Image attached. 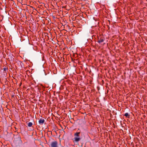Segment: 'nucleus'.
<instances>
[{
	"instance_id": "f03ea898",
	"label": "nucleus",
	"mask_w": 147,
	"mask_h": 147,
	"mask_svg": "<svg viewBox=\"0 0 147 147\" xmlns=\"http://www.w3.org/2000/svg\"><path fill=\"white\" fill-rule=\"evenodd\" d=\"M51 147H58V143L56 141L52 142L51 144Z\"/></svg>"
},
{
	"instance_id": "f257e3e1",
	"label": "nucleus",
	"mask_w": 147,
	"mask_h": 147,
	"mask_svg": "<svg viewBox=\"0 0 147 147\" xmlns=\"http://www.w3.org/2000/svg\"><path fill=\"white\" fill-rule=\"evenodd\" d=\"M105 38L103 36H100L98 38V42L100 43L103 42Z\"/></svg>"
},
{
	"instance_id": "39448f33",
	"label": "nucleus",
	"mask_w": 147,
	"mask_h": 147,
	"mask_svg": "<svg viewBox=\"0 0 147 147\" xmlns=\"http://www.w3.org/2000/svg\"><path fill=\"white\" fill-rule=\"evenodd\" d=\"M80 132H76L75 134H74V136H79V135L80 134Z\"/></svg>"
},
{
	"instance_id": "7ed1b4c3",
	"label": "nucleus",
	"mask_w": 147,
	"mask_h": 147,
	"mask_svg": "<svg viewBox=\"0 0 147 147\" xmlns=\"http://www.w3.org/2000/svg\"><path fill=\"white\" fill-rule=\"evenodd\" d=\"M45 121V120L42 118H40L39 119L38 122L40 125H42Z\"/></svg>"
},
{
	"instance_id": "423d86ee",
	"label": "nucleus",
	"mask_w": 147,
	"mask_h": 147,
	"mask_svg": "<svg viewBox=\"0 0 147 147\" xmlns=\"http://www.w3.org/2000/svg\"><path fill=\"white\" fill-rule=\"evenodd\" d=\"M32 125V122H29L28 123V125L29 127H31Z\"/></svg>"
},
{
	"instance_id": "0eeeda50",
	"label": "nucleus",
	"mask_w": 147,
	"mask_h": 147,
	"mask_svg": "<svg viewBox=\"0 0 147 147\" xmlns=\"http://www.w3.org/2000/svg\"><path fill=\"white\" fill-rule=\"evenodd\" d=\"M124 115L126 117H127L128 116H129V114H128V113H125V115Z\"/></svg>"
},
{
	"instance_id": "20e7f679",
	"label": "nucleus",
	"mask_w": 147,
	"mask_h": 147,
	"mask_svg": "<svg viewBox=\"0 0 147 147\" xmlns=\"http://www.w3.org/2000/svg\"><path fill=\"white\" fill-rule=\"evenodd\" d=\"M74 140L75 142H78L80 140V137H75L74 138Z\"/></svg>"
}]
</instances>
